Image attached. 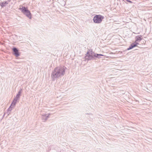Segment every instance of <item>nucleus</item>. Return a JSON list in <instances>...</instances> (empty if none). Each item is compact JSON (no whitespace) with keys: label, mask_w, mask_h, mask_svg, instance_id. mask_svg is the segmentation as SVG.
<instances>
[{"label":"nucleus","mask_w":152,"mask_h":152,"mask_svg":"<svg viewBox=\"0 0 152 152\" xmlns=\"http://www.w3.org/2000/svg\"><path fill=\"white\" fill-rule=\"evenodd\" d=\"M66 69L64 66H58L55 68L51 73V77L52 80L54 81L64 75Z\"/></svg>","instance_id":"1"},{"label":"nucleus","mask_w":152,"mask_h":152,"mask_svg":"<svg viewBox=\"0 0 152 152\" xmlns=\"http://www.w3.org/2000/svg\"><path fill=\"white\" fill-rule=\"evenodd\" d=\"M86 58L87 60H94L95 57L98 56L97 53L93 52L92 50H88L86 54Z\"/></svg>","instance_id":"2"},{"label":"nucleus","mask_w":152,"mask_h":152,"mask_svg":"<svg viewBox=\"0 0 152 152\" xmlns=\"http://www.w3.org/2000/svg\"><path fill=\"white\" fill-rule=\"evenodd\" d=\"M104 17L101 15H96L93 19V22L99 24L101 23Z\"/></svg>","instance_id":"3"},{"label":"nucleus","mask_w":152,"mask_h":152,"mask_svg":"<svg viewBox=\"0 0 152 152\" xmlns=\"http://www.w3.org/2000/svg\"><path fill=\"white\" fill-rule=\"evenodd\" d=\"M20 9L21 10L22 12L29 19H31V14L30 11L26 7H22V8H20Z\"/></svg>","instance_id":"4"},{"label":"nucleus","mask_w":152,"mask_h":152,"mask_svg":"<svg viewBox=\"0 0 152 152\" xmlns=\"http://www.w3.org/2000/svg\"><path fill=\"white\" fill-rule=\"evenodd\" d=\"M50 151L52 152H60V150L58 147L52 146L51 147Z\"/></svg>","instance_id":"5"},{"label":"nucleus","mask_w":152,"mask_h":152,"mask_svg":"<svg viewBox=\"0 0 152 152\" xmlns=\"http://www.w3.org/2000/svg\"><path fill=\"white\" fill-rule=\"evenodd\" d=\"M12 50L14 52L13 54L16 57H18L20 56V55L18 52V50L17 48H14L12 49Z\"/></svg>","instance_id":"6"},{"label":"nucleus","mask_w":152,"mask_h":152,"mask_svg":"<svg viewBox=\"0 0 152 152\" xmlns=\"http://www.w3.org/2000/svg\"><path fill=\"white\" fill-rule=\"evenodd\" d=\"M50 115V114L48 115L47 114H42V120L43 121H45L47 119L49 118V115Z\"/></svg>","instance_id":"7"},{"label":"nucleus","mask_w":152,"mask_h":152,"mask_svg":"<svg viewBox=\"0 0 152 152\" xmlns=\"http://www.w3.org/2000/svg\"><path fill=\"white\" fill-rule=\"evenodd\" d=\"M135 39V43H138V41H140L142 39V37L141 35H138L136 37Z\"/></svg>","instance_id":"8"},{"label":"nucleus","mask_w":152,"mask_h":152,"mask_svg":"<svg viewBox=\"0 0 152 152\" xmlns=\"http://www.w3.org/2000/svg\"><path fill=\"white\" fill-rule=\"evenodd\" d=\"M139 44L138 43H133L132 44L129 48L127 49L128 50L132 49L134 47L137 46V45Z\"/></svg>","instance_id":"9"},{"label":"nucleus","mask_w":152,"mask_h":152,"mask_svg":"<svg viewBox=\"0 0 152 152\" xmlns=\"http://www.w3.org/2000/svg\"><path fill=\"white\" fill-rule=\"evenodd\" d=\"M17 102H18V100L14 98L12 101V103L11 104V106H12V107H14Z\"/></svg>","instance_id":"10"},{"label":"nucleus","mask_w":152,"mask_h":152,"mask_svg":"<svg viewBox=\"0 0 152 152\" xmlns=\"http://www.w3.org/2000/svg\"><path fill=\"white\" fill-rule=\"evenodd\" d=\"M8 3L7 1L3 2L0 3V5L1 7H3L6 4H7Z\"/></svg>","instance_id":"11"},{"label":"nucleus","mask_w":152,"mask_h":152,"mask_svg":"<svg viewBox=\"0 0 152 152\" xmlns=\"http://www.w3.org/2000/svg\"><path fill=\"white\" fill-rule=\"evenodd\" d=\"M14 107H12V106H11L10 105V107L8 109V113H10V112L12 111V109Z\"/></svg>","instance_id":"12"},{"label":"nucleus","mask_w":152,"mask_h":152,"mask_svg":"<svg viewBox=\"0 0 152 152\" xmlns=\"http://www.w3.org/2000/svg\"><path fill=\"white\" fill-rule=\"evenodd\" d=\"M97 54L98 55V56H96L97 57H95V58H98L99 59L101 58V57H100V56H104V55L102 54H98L97 53Z\"/></svg>","instance_id":"13"},{"label":"nucleus","mask_w":152,"mask_h":152,"mask_svg":"<svg viewBox=\"0 0 152 152\" xmlns=\"http://www.w3.org/2000/svg\"><path fill=\"white\" fill-rule=\"evenodd\" d=\"M20 96H19L18 95H16V96L15 98L16 99L18 100L19 99Z\"/></svg>","instance_id":"14"},{"label":"nucleus","mask_w":152,"mask_h":152,"mask_svg":"<svg viewBox=\"0 0 152 152\" xmlns=\"http://www.w3.org/2000/svg\"><path fill=\"white\" fill-rule=\"evenodd\" d=\"M21 89L19 91H18V93L17 95H18L19 96H20L21 93Z\"/></svg>","instance_id":"15"},{"label":"nucleus","mask_w":152,"mask_h":152,"mask_svg":"<svg viewBox=\"0 0 152 152\" xmlns=\"http://www.w3.org/2000/svg\"><path fill=\"white\" fill-rule=\"evenodd\" d=\"M124 1L125 2H126V1H127L129 2L130 3H132V1H130V0H124Z\"/></svg>","instance_id":"16"},{"label":"nucleus","mask_w":152,"mask_h":152,"mask_svg":"<svg viewBox=\"0 0 152 152\" xmlns=\"http://www.w3.org/2000/svg\"><path fill=\"white\" fill-rule=\"evenodd\" d=\"M90 115H92V114L91 113H90Z\"/></svg>","instance_id":"17"}]
</instances>
